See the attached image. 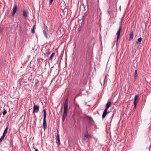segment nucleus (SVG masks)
<instances>
[{
	"label": "nucleus",
	"instance_id": "obj_1",
	"mask_svg": "<svg viewBox=\"0 0 151 151\" xmlns=\"http://www.w3.org/2000/svg\"><path fill=\"white\" fill-rule=\"evenodd\" d=\"M68 99H67L65 100L64 106V111L63 113V115L62 117V122H64L65 119L66 117L68 111Z\"/></svg>",
	"mask_w": 151,
	"mask_h": 151
},
{
	"label": "nucleus",
	"instance_id": "obj_2",
	"mask_svg": "<svg viewBox=\"0 0 151 151\" xmlns=\"http://www.w3.org/2000/svg\"><path fill=\"white\" fill-rule=\"evenodd\" d=\"M43 112H44V115H43V128L44 129V130H45L47 128V126L46 123V111L45 109H44L43 111Z\"/></svg>",
	"mask_w": 151,
	"mask_h": 151
},
{
	"label": "nucleus",
	"instance_id": "obj_3",
	"mask_svg": "<svg viewBox=\"0 0 151 151\" xmlns=\"http://www.w3.org/2000/svg\"><path fill=\"white\" fill-rule=\"evenodd\" d=\"M122 29V26L121 24V25H120L119 26V28L116 33V35H117V40H116V45L117 44L118 41V40L119 37L120 32H121V30Z\"/></svg>",
	"mask_w": 151,
	"mask_h": 151
},
{
	"label": "nucleus",
	"instance_id": "obj_4",
	"mask_svg": "<svg viewBox=\"0 0 151 151\" xmlns=\"http://www.w3.org/2000/svg\"><path fill=\"white\" fill-rule=\"evenodd\" d=\"M39 106L38 105H34L33 107V113H37L39 111Z\"/></svg>",
	"mask_w": 151,
	"mask_h": 151
},
{
	"label": "nucleus",
	"instance_id": "obj_5",
	"mask_svg": "<svg viewBox=\"0 0 151 151\" xmlns=\"http://www.w3.org/2000/svg\"><path fill=\"white\" fill-rule=\"evenodd\" d=\"M17 4H15L14 5V6L13 8V11H12V16H14L15 14L17 11Z\"/></svg>",
	"mask_w": 151,
	"mask_h": 151
},
{
	"label": "nucleus",
	"instance_id": "obj_6",
	"mask_svg": "<svg viewBox=\"0 0 151 151\" xmlns=\"http://www.w3.org/2000/svg\"><path fill=\"white\" fill-rule=\"evenodd\" d=\"M129 41L132 40L133 37V32L132 31L130 32V33L129 35Z\"/></svg>",
	"mask_w": 151,
	"mask_h": 151
},
{
	"label": "nucleus",
	"instance_id": "obj_7",
	"mask_svg": "<svg viewBox=\"0 0 151 151\" xmlns=\"http://www.w3.org/2000/svg\"><path fill=\"white\" fill-rule=\"evenodd\" d=\"M107 110H108L105 109L103 111L102 116L103 119H104L106 117L107 114L108 113V112H107Z\"/></svg>",
	"mask_w": 151,
	"mask_h": 151
},
{
	"label": "nucleus",
	"instance_id": "obj_8",
	"mask_svg": "<svg viewBox=\"0 0 151 151\" xmlns=\"http://www.w3.org/2000/svg\"><path fill=\"white\" fill-rule=\"evenodd\" d=\"M111 104L110 101H108L106 105V108L105 109L108 110V109L110 106H111Z\"/></svg>",
	"mask_w": 151,
	"mask_h": 151
},
{
	"label": "nucleus",
	"instance_id": "obj_9",
	"mask_svg": "<svg viewBox=\"0 0 151 151\" xmlns=\"http://www.w3.org/2000/svg\"><path fill=\"white\" fill-rule=\"evenodd\" d=\"M56 138L57 139L56 143L58 146H59L60 145V140L59 139V135L58 134H57V135L56 136Z\"/></svg>",
	"mask_w": 151,
	"mask_h": 151
},
{
	"label": "nucleus",
	"instance_id": "obj_10",
	"mask_svg": "<svg viewBox=\"0 0 151 151\" xmlns=\"http://www.w3.org/2000/svg\"><path fill=\"white\" fill-rule=\"evenodd\" d=\"M39 81L37 79H34L33 81V82L35 83V85L37 87L39 85Z\"/></svg>",
	"mask_w": 151,
	"mask_h": 151
},
{
	"label": "nucleus",
	"instance_id": "obj_11",
	"mask_svg": "<svg viewBox=\"0 0 151 151\" xmlns=\"http://www.w3.org/2000/svg\"><path fill=\"white\" fill-rule=\"evenodd\" d=\"M142 40V39L141 37H140V38H139L137 40V41L138 42H137L136 44H138V43H139V44H141V42Z\"/></svg>",
	"mask_w": 151,
	"mask_h": 151
},
{
	"label": "nucleus",
	"instance_id": "obj_12",
	"mask_svg": "<svg viewBox=\"0 0 151 151\" xmlns=\"http://www.w3.org/2000/svg\"><path fill=\"white\" fill-rule=\"evenodd\" d=\"M43 33L44 36H45V37L46 38H47V34L46 31L45 30H43Z\"/></svg>",
	"mask_w": 151,
	"mask_h": 151
},
{
	"label": "nucleus",
	"instance_id": "obj_13",
	"mask_svg": "<svg viewBox=\"0 0 151 151\" xmlns=\"http://www.w3.org/2000/svg\"><path fill=\"white\" fill-rule=\"evenodd\" d=\"M23 16L24 18H26L27 17V13L25 10L23 11Z\"/></svg>",
	"mask_w": 151,
	"mask_h": 151
},
{
	"label": "nucleus",
	"instance_id": "obj_14",
	"mask_svg": "<svg viewBox=\"0 0 151 151\" xmlns=\"http://www.w3.org/2000/svg\"><path fill=\"white\" fill-rule=\"evenodd\" d=\"M84 136L86 138H87L88 137V131H87L85 132L84 134Z\"/></svg>",
	"mask_w": 151,
	"mask_h": 151
},
{
	"label": "nucleus",
	"instance_id": "obj_15",
	"mask_svg": "<svg viewBox=\"0 0 151 151\" xmlns=\"http://www.w3.org/2000/svg\"><path fill=\"white\" fill-rule=\"evenodd\" d=\"M35 29V25H34L33 27L31 29V32L32 33H34L35 31L34 30V29Z\"/></svg>",
	"mask_w": 151,
	"mask_h": 151
},
{
	"label": "nucleus",
	"instance_id": "obj_16",
	"mask_svg": "<svg viewBox=\"0 0 151 151\" xmlns=\"http://www.w3.org/2000/svg\"><path fill=\"white\" fill-rule=\"evenodd\" d=\"M55 54V52H53L51 55L50 56V60H52V59L53 58V56H54Z\"/></svg>",
	"mask_w": 151,
	"mask_h": 151
},
{
	"label": "nucleus",
	"instance_id": "obj_17",
	"mask_svg": "<svg viewBox=\"0 0 151 151\" xmlns=\"http://www.w3.org/2000/svg\"><path fill=\"white\" fill-rule=\"evenodd\" d=\"M7 130H8V127H6V128H5V129L4 132L3 133V134H6L7 132Z\"/></svg>",
	"mask_w": 151,
	"mask_h": 151
},
{
	"label": "nucleus",
	"instance_id": "obj_18",
	"mask_svg": "<svg viewBox=\"0 0 151 151\" xmlns=\"http://www.w3.org/2000/svg\"><path fill=\"white\" fill-rule=\"evenodd\" d=\"M138 97L139 96L138 95H136L134 98V101H137V100L138 99Z\"/></svg>",
	"mask_w": 151,
	"mask_h": 151
},
{
	"label": "nucleus",
	"instance_id": "obj_19",
	"mask_svg": "<svg viewBox=\"0 0 151 151\" xmlns=\"http://www.w3.org/2000/svg\"><path fill=\"white\" fill-rule=\"evenodd\" d=\"M7 113V111L5 109H4V111L3 112V114L4 115H5V114H6Z\"/></svg>",
	"mask_w": 151,
	"mask_h": 151
},
{
	"label": "nucleus",
	"instance_id": "obj_20",
	"mask_svg": "<svg viewBox=\"0 0 151 151\" xmlns=\"http://www.w3.org/2000/svg\"><path fill=\"white\" fill-rule=\"evenodd\" d=\"M137 76V70H136L135 71L134 77L135 78Z\"/></svg>",
	"mask_w": 151,
	"mask_h": 151
},
{
	"label": "nucleus",
	"instance_id": "obj_21",
	"mask_svg": "<svg viewBox=\"0 0 151 151\" xmlns=\"http://www.w3.org/2000/svg\"><path fill=\"white\" fill-rule=\"evenodd\" d=\"M137 101H134V105L135 106V107H136V106H137Z\"/></svg>",
	"mask_w": 151,
	"mask_h": 151
},
{
	"label": "nucleus",
	"instance_id": "obj_22",
	"mask_svg": "<svg viewBox=\"0 0 151 151\" xmlns=\"http://www.w3.org/2000/svg\"><path fill=\"white\" fill-rule=\"evenodd\" d=\"M5 135H6V134H3V135H2V137H1V138L2 139H3L4 138Z\"/></svg>",
	"mask_w": 151,
	"mask_h": 151
},
{
	"label": "nucleus",
	"instance_id": "obj_23",
	"mask_svg": "<svg viewBox=\"0 0 151 151\" xmlns=\"http://www.w3.org/2000/svg\"><path fill=\"white\" fill-rule=\"evenodd\" d=\"M53 0H50V2L49 3L50 5H51L52 4V3L53 2Z\"/></svg>",
	"mask_w": 151,
	"mask_h": 151
},
{
	"label": "nucleus",
	"instance_id": "obj_24",
	"mask_svg": "<svg viewBox=\"0 0 151 151\" xmlns=\"http://www.w3.org/2000/svg\"><path fill=\"white\" fill-rule=\"evenodd\" d=\"M33 148H34L35 149V151H39L36 148H35L34 147H33Z\"/></svg>",
	"mask_w": 151,
	"mask_h": 151
},
{
	"label": "nucleus",
	"instance_id": "obj_25",
	"mask_svg": "<svg viewBox=\"0 0 151 151\" xmlns=\"http://www.w3.org/2000/svg\"><path fill=\"white\" fill-rule=\"evenodd\" d=\"M3 140V139H2L1 138L0 139V143Z\"/></svg>",
	"mask_w": 151,
	"mask_h": 151
}]
</instances>
